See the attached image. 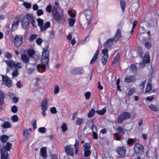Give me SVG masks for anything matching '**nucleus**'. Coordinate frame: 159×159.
Returning a JSON list of instances; mask_svg holds the SVG:
<instances>
[{
  "instance_id": "29",
  "label": "nucleus",
  "mask_w": 159,
  "mask_h": 159,
  "mask_svg": "<svg viewBox=\"0 0 159 159\" xmlns=\"http://www.w3.org/2000/svg\"><path fill=\"white\" fill-rule=\"evenodd\" d=\"M79 146V142L76 139L75 141V143L74 144V147L75 149V153L77 154L78 151V148Z\"/></svg>"
},
{
  "instance_id": "54",
  "label": "nucleus",
  "mask_w": 159,
  "mask_h": 159,
  "mask_svg": "<svg viewBox=\"0 0 159 159\" xmlns=\"http://www.w3.org/2000/svg\"><path fill=\"white\" fill-rule=\"evenodd\" d=\"M6 153H3L2 155H1V159H9V158H8V155Z\"/></svg>"
},
{
  "instance_id": "32",
  "label": "nucleus",
  "mask_w": 159,
  "mask_h": 159,
  "mask_svg": "<svg viewBox=\"0 0 159 159\" xmlns=\"http://www.w3.org/2000/svg\"><path fill=\"white\" fill-rule=\"evenodd\" d=\"M8 137L7 136L4 135H2V136L1 137V140L2 141V142L3 143H5L7 140L8 139Z\"/></svg>"
},
{
  "instance_id": "50",
  "label": "nucleus",
  "mask_w": 159,
  "mask_h": 159,
  "mask_svg": "<svg viewBox=\"0 0 159 159\" xmlns=\"http://www.w3.org/2000/svg\"><path fill=\"white\" fill-rule=\"evenodd\" d=\"M90 148L91 146L90 143H86L84 146V150H90Z\"/></svg>"
},
{
  "instance_id": "56",
  "label": "nucleus",
  "mask_w": 159,
  "mask_h": 159,
  "mask_svg": "<svg viewBox=\"0 0 159 159\" xmlns=\"http://www.w3.org/2000/svg\"><path fill=\"white\" fill-rule=\"evenodd\" d=\"M23 5L27 8H30L31 6V4L25 2L23 3Z\"/></svg>"
},
{
  "instance_id": "40",
  "label": "nucleus",
  "mask_w": 159,
  "mask_h": 159,
  "mask_svg": "<svg viewBox=\"0 0 159 159\" xmlns=\"http://www.w3.org/2000/svg\"><path fill=\"white\" fill-rule=\"evenodd\" d=\"M120 5L122 11H124L125 7V2L123 0H121L120 1Z\"/></svg>"
},
{
  "instance_id": "3",
  "label": "nucleus",
  "mask_w": 159,
  "mask_h": 159,
  "mask_svg": "<svg viewBox=\"0 0 159 159\" xmlns=\"http://www.w3.org/2000/svg\"><path fill=\"white\" fill-rule=\"evenodd\" d=\"M82 13L86 18L87 25H88L91 23L93 19V13L91 9L88 8L84 9Z\"/></svg>"
},
{
  "instance_id": "9",
  "label": "nucleus",
  "mask_w": 159,
  "mask_h": 159,
  "mask_svg": "<svg viewBox=\"0 0 159 159\" xmlns=\"http://www.w3.org/2000/svg\"><path fill=\"white\" fill-rule=\"evenodd\" d=\"M23 36L21 35H16L14 38V46L16 47L20 46L22 43Z\"/></svg>"
},
{
  "instance_id": "12",
  "label": "nucleus",
  "mask_w": 159,
  "mask_h": 159,
  "mask_svg": "<svg viewBox=\"0 0 159 159\" xmlns=\"http://www.w3.org/2000/svg\"><path fill=\"white\" fill-rule=\"evenodd\" d=\"M12 147V144L9 142H7V143L6 146L2 148V150L1 155L3 153H6L8 155V158L9 154L7 152L8 151H10V149Z\"/></svg>"
},
{
  "instance_id": "2",
  "label": "nucleus",
  "mask_w": 159,
  "mask_h": 159,
  "mask_svg": "<svg viewBox=\"0 0 159 159\" xmlns=\"http://www.w3.org/2000/svg\"><path fill=\"white\" fill-rule=\"evenodd\" d=\"M52 15L53 18L57 21H60L61 20H65L64 13L62 11L61 14L58 11L56 8H53L52 9Z\"/></svg>"
},
{
  "instance_id": "18",
  "label": "nucleus",
  "mask_w": 159,
  "mask_h": 159,
  "mask_svg": "<svg viewBox=\"0 0 159 159\" xmlns=\"http://www.w3.org/2000/svg\"><path fill=\"white\" fill-rule=\"evenodd\" d=\"M65 150L67 154L70 155H73L74 154V150L72 147V145L66 146L65 148Z\"/></svg>"
},
{
  "instance_id": "8",
  "label": "nucleus",
  "mask_w": 159,
  "mask_h": 159,
  "mask_svg": "<svg viewBox=\"0 0 159 159\" xmlns=\"http://www.w3.org/2000/svg\"><path fill=\"white\" fill-rule=\"evenodd\" d=\"M131 116V114L127 112H124L118 117V121L120 123H122L123 121L129 119Z\"/></svg>"
},
{
  "instance_id": "52",
  "label": "nucleus",
  "mask_w": 159,
  "mask_h": 159,
  "mask_svg": "<svg viewBox=\"0 0 159 159\" xmlns=\"http://www.w3.org/2000/svg\"><path fill=\"white\" fill-rule=\"evenodd\" d=\"M50 111L52 114H56L57 112V109L55 107H52L50 109Z\"/></svg>"
},
{
  "instance_id": "31",
  "label": "nucleus",
  "mask_w": 159,
  "mask_h": 159,
  "mask_svg": "<svg viewBox=\"0 0 159 159\" xmlns=\"http://www.w3.org/2000/svg\"><path fill=\"white\" fill-rule=\"evenodd\" d=\"M84 122V119L82 118H77L76 121L77 125H80Z\"/></svg>"
},
{
  "instance_id": "4",
  "label": "nucleus",
  "mask_w": 159,
  "mask_h": 159,
  "mask_svg": "<svg viewBox=\"0 0 159 159\" xmlns=\"http://www.w3.org/2000/svg\"><path fill=\"white\" fill-rule=\"evenodd\" d=\"M37 22L41 32L46 30L50 26V22H46L45 23V27L43 28L42 26V25H44L43 20L40 18H39L37 20Z\"/></svg>"
},
{
  "instance_id": "46",
  "label": "nucleus",
  "mask_w": 159,
  "mask_h": 159,
  "mask_svg": "<svg viewBox=\"0 0 159 159\" xmlns=\"http://www.w3.org/2000/svg\"><path fill=\"white\" fill-rule=\"evenodd\" d=\"M146 80L143 81L140 84V89L142 90L143 91V90L145 88V85L146 84Z\"/></svg>"
},
{
  "instance_id": "28",
  "label": "nucleus",
  "mask_w": 159,
  "mask_h": 159,
  "mask_svg": "<svg viewBox=\"0 0 159 159\" xmlns=\"http://www.w3.org/2000/svg\"><path fill=\"white\" fill-rule=\"evenodd\" d=\"M4 94L3 92L0 90V105L2 104L4 101Z\"/></svg>"
},
{
  "instance_id": "19",
  "label": "nucleus",
  "mask_w": 159,
  "mask_h": 159,
  "mask_svg": "<svg viewBox=\"0 0 159 159\" xmlns=\"http://www.w3.org/2000/svg\"><path fill=\"white\" fill-rule=\"evenodd\" d=\"M121 31L120 30H118L116 32L115 34L112 38L115 42L117 41L121 36Z\"/></svg>"
},
{
  "instance_id": "5",
  "label": "nucleus",
  "mask_w": 159,
  "mask_h": 159,
  "mask_svg": "<svg viewBox=\"0 0 159 159\" xmlns=\"http://www.w3.org/2000/svg\"><path fill=\"white\" fill-rule=\"evenodd\" d=\"M150 61V57L148 53H146L142 61L138 64V67L139 69H142L145 67L146 64L149 63Z\"/></svg>"
},
{
  "instance_id": "59",
  "label": "nucleus",
  "mask_w": 159,
  "mask_h": 159,
  "mask_svg": "<svg viewBox=\"0 0 159 159\" xmlns=\"http://www.w3.org/2000/svg\"><path fill=\"white\" fill-rule=\"evenodd\" d=\"M42 42L43 40L41 38H39L36 40V43L39 45H41Z\"/></svg>"
},
{
  "instance_id": "11",
  "label": "nucleus",
  "mask_w": 159,
  "mask_h": 159,
  "mask_svg": "<svg viewBox=\"0 0 159 159\" xmlns=\"http://www.w3.org/2000/svg\"><path fill=\"white\" fill-rule=\"evenodd\" d=\"M29 22V19L28 17V14L26 15V16L23 18L21 21L22 26L24 29H25L28 26Z\"/></svg>"
},
{
  "instance_id": "20",
  "label": "nucleus",
  "mask_w": 159,
  "mask_h": 159,
  "mask_svg": "<svg viewBox=\"0 0 159 159\" xmlns=\"http://www.w3.org/2000/svg\"><path fill=\"white\" fill-rule=\"evenodd\" d=\"M136 78L134 76H130V77H126L125 78V81L127 83H130L133 82L135 80Z\"/></svg>"
},
{
  "instance_id": "49",
  "label": "nucleus",
  "mask_w": 159,
  "mask_h": 159,
  "mask_svg": "<svg viewBox=\"0 0 159 159\" xmlns=\"http://www.w3.org/2000/svg\"><path fill=\"white\" fill-rule=\"evenodd\" d=\"M59 91V87L57 85H56L55 86L54 93L55 94H57Z\"/></svg>"
},
{
  "instance_id": "23",
  "label": "nucleus",
  "mask_w": 159,
  "mask_h": 159,
  "mask_svg": "<svg viewBox=\"0 0 159 159\" xmlns=\"http://www.w3.org/2000/svg\"><path fill=\"white\" fill-rule=\"evenodd\" d=\"M1 126L4 129L9 128L12 127L11 125L8 121L5 122Z\"/></svg>"
},
{
  "instance_id": "63",
  "label": "nucleus",
  "mask_w": 159,
  "mask_h": 159,
  "mask_svg": "<svg viewBox=\"0 0 159 159\" xmlns=\"http://www.w3.org/2000/svg\"><path fill=\"white\" fill-rule=\"evenodd\" d=\"M93 136L94 139H97L98 138V134L95 131H93Z\"/></svg>"
},
{
  "instance_id": "26",
  "label": "nucleus",
  "mask_w": 159,
  "mask_h": 159,
  "mask_svg": "<svg viewBox=\"0 0 159 159\" xmlns=\"http://www.w3.org/2000/svg\"><path fill=\"white\" fill-rule=\"evenodd\" d=\"M28 17L29 19V22L31 21V23L34 27L35 26V22L34 20L33 16L31 14H28Z\"/></svg>"
},
{
  "instance_id": "58",
  "label": "nucleus",
  "mask_w": 159,
  "mask_h": 159,
  "mask_svg": "<svg viewBox=\"0 0 159 159\" xmlns=\"http://www.w3.org/2000/svg\"><path fill=\"white\" fill-rule=\"evenodd\" d=\"M114 136L116 138V140L117 141H120L121 139V137L119 136V135L117 133H115L114 134Z\"/></svg>"
},
{
  "instance_id": "24",
  "label": "nucleus",
  "mask_w": 159,
  "mask_h": 159,
  "mask_svg": "<svg viewBox=\"0 0 159 159\" xmlns=\"http://www.w3.org/2000/svg\"><path fill=\"white\" fill-rule=\"evenodd\" d=\"M99 49H98L94 53L93 57L90 61V64L93 63L97 58L98 55L99 54Z\"/></svg>"
},
{
  "instance_id": "30",
  "label": "nucleus",
  "mask_w": 159,
  "mask_h": 159,
  "mask_svg": "<svg viewBox=\"0 0 159 159\" xmlns=\"http://www.w3.org/2000/svg\"><path fill=\"white\" fill-rule=\"evenodd\" d=\"M95 112L96 111L94 109H91L88 114V116L89 117H92L94 115Z\"/></svg>"
},
{
  "instance_id": "6",
  "label": "nucleus",
  "mask_w": 159,
  "mask_h": 159,
  "mask_svg": "<svg viewBox=\"0 0 159 159\" xmlns=\"http://www.w3.org/2000/svg\"><path fill=\"white\" fill-rule=\"evenodd\" d=\"M108 52V49H102V54L103 55L102 57L101 62L103 66L105 65L107 62L109 56Z\"/></svg>"
},
{
  "instance_id": "60",
  "label": "nucleus",
  "mask_w": 159,
  "mask_h": 159,
  "mask_svg": "<svg viewBox=\"0 0 159 159\" xmlns=\"http://www.w3.org/2000/svg\"><path fill=\"white\" fill-rule=\"evenodd\" d=\"M43 12L42 10L39 9L37 11V15L38 16H41L43 14Z\"/></svg>"
},
{
  "instance_id": "55",
  "label": "nucleus",
  "mask_w": 159,
  "mask_h": 159,
  "mask_svg": "<svg viewBox=\"0 0 159 159\" xmlns=\"http://www.w3.org/2000/svg\"><path fill=\"white\" fill-rule=\"evenodd\" d=\"M135 92V88H131L129 90L128 95L129 96L132 95Z\"/></svg>"
},
{
  "instance_id": "39",
  "label": "nucleus",
  "mask_w": 159,
  "mask_h": 159,
  "mask_svg": "<svg viewBox=\"0 0 159 159\" xmlns=\"http://www.w3.org/2000/svg\"><path fill=\"white\" fill-rule=\"evenodd\" d=\"M61 129H62L63 132H65L67 130V127L66 124L63 123L61 126Z\"/></svg>"
},
{
  "instance_id": "1",
  "label": "nucleus",
  "mask_w": 159,
  "mask_h": 159,
  "mask_svg": "<svg viewBox=\"0 0 159 159\" xmlns=\"http://www.w3.org/2000/svg\"><path fill=\"white\" fill-rule=\"evenodd\" d=\"M49 52L48 51L44 49L41 57V62L43 65L39 64L37 66L38 71L40 72H43L45 70L46 66L48 65V61Z\"/></svg>"
},
{
  "instance_id": "34",
  "label": "nucleus",
  "mask_w": 159,
  "mask_h": 159,
  "mask_svg": "<svg viewBox=\"0 0 159 159\" xmlns=\"http://www.w3.org/2000/svg\"><path fill=\"white\" fill-rule=\"evenodd\" d=\"M150 108L152 111H154L157 112H158L159 111V109H157L155 106V105L151 104L149 106Z\"/></svg>"
},
{
  "instance_id": "14",
  "label": "nucleus",
  "mask_w": 159,
  "mask_h": 159,
  "mask_svg": "<svg viewBox=\"0 0 159 159\" xmlns=\"http://www.w3.org/2000/svg\"><path fill=\"white\" fill-rule=\"evenodd\" d=\"M71 72L74 74H81L84 73V71L80 67L74 68L71 70Z\"/></svg>"
},
{
  "instance_id": "25",
  "label": "nucleus",
  "mask_w": 159,
  "mask_h": 159,
  "mask_svg": "<svg viewBox=\"0 0 159 159\" xmlns=\"http://www.w3.org/2000/svg\"><path fill=\"white\" fill-rule=\"evenodd\" d=\"M5 62L10 68H12L13 66H14L15 63L11 60H6Z\"/></svg>"
},
{
  "instance_id": "38",
  "label": "nucleus",
  "mask_w": 159,
  "mask_h": 159,
  "mask_svg": "<svg viewBox=\"0 0 159 159\" xmlns=\"http://www.w3.org/2000/svg\"><path fill=\"white\" fill-rule=\"evenodd\" d=\"M106 109L105 108H104L101 110H97L96 112L97 114L100 115H103L106 112Z\"/></svg>"
},
{
  "instance_id": "51",
  "label": "nucleus",
  "mask_w": 159,
  "mask_h": 159,
  "mask_svg": "<svg viewBox=\"0 0 159 159\" xmlns=\"http://www.w3.org/2000/svg\"><path fill=\"white\" fill-rule=\"evenodd\" d=\"M120 55L119 54H117L115 57L114 60L113 62V64L115 63L118 61L120 58Z\"/></svg>"
},
{
  "instance_id": "62",
  "label": "nucleus",
  "mask_w": 159,
  "mask_h": 159,
  "mask_svg": "<svg viewBox=\"0 0 159 159\" xmlns=\"http://www.w3.org/2000/svg\"><path fill=\"white\" fill-rule=\"evenodd\" d=\"M68 14L72 17H74L75 16V15L74 13H72L71 11L70 10L68 11Z\"/></svg>"
},
{
  "instance_id": "35",
  "label": "nucleus",
  "mask_w": 159,
  "mask_h": 159,
  "mask_svg": "<svg viewBox=\"0 0 159 159\" xmlns=\"http://www.w3.org/2000/svg\"><path fill=\"white\" fill-rule=\"evenodd\" d=\"M23 136L25 138H27V137L29 135V130L28 129H25L23 130Z\"/></svg>"
},
{
  "instance_id": "37",
  "label": "nucleus",
  "mask_w": 159,
  "mask_h": 159,
  "mask_svg": "<svg viewBox=\"0 0 159 159\" xmlns=\"http://www.w3.org/2000/svg\"><path fill=\"white\" fill-rule=\"evenodd\" d=\"M27 52L28 54L30 57L33 56L35 54V51L32 49H28L27 51Z\"/></svg>"
},
{
  "instance_id": "53",
  "label": "nucleus",
  "mask_w": 159,
  "mask_h": 159,
  "mask_svg": "<svg viewBox=\"0 0 159 159\" xmlns=\"http://www.w3.org/2000/svg\"><path fill=\"white\" fill-rule=\"evenodd\" d=\"M46 130V129L45 127H40L39 129V131L40 133H45Z\"/></svg>"
},
{
  "instance_id": "16",
  "label": "nucleus",
  "mask_w": 159,
  "mask_h": 159,
  "mask_svg": "<svg viewBox=\"0 0 159 159\" xmlns=\"http://www.w3.org/2000/svg\"><path fill=\"white\" fill-rule=\"evenodd\" d=\"M143 149V147L140 144L137 143L135 145L134 150L136 153H142Z\"/></svg>"
},
{
  "instance_id": "41",
  "label": "nucleus",
  "mask_w": 159,
  "mask_h": 159,
  "mask_svg": "<svg viewBox=\"0 0 159 159\" xmlns=\"http://www.w3.org/2000/svg\"><path fill=\"white\" fill-rule=\"evenodd\" d=\"M18 119V117L16 115L12 116L11 117V120L14 122H17Z\"/></svg>"
},
{
  "instance_id": "33",
  "label": "nucleus",
  "mask_w": 159,
  "mask_h": 159,
  "mask_svg": "<svg viewBox=\"0 0 159 159\" xmlns=\"http://www.w3.org/2000/svg\"><path fill=\"white\" fill-rule=\"evenodd\" d=\"M69 25L70 26H73L75 21V19L73 18H70L69 19Z\"/></svg>"
},
{
  "instance_id": "21",
  "label": "nucleus",
  "mask_w": 159,
  "mask_h": 159,
  "mask_svg": "<svg viewBox=\"0 0 159 159\" xmlns=\"http://www.w3.org/2000/svg\"><path fill=\"white\" fill-rule=\"evenodd\" d=\"M21 59L25 63H27L29 62L30 59L28 56L25 54L23 53L22 54Z\"/></svg>"
},
{
  "instance_id": "43",
  "label": "nucleus",
  "mask_w": 159,
  "mask_h": 159,
  "mask_svg": "<svg viewBox=\"0 0 159 159\" xmlns=\"http://www.w3.org/2000/svg\"><path fill=\"white\" fill-rule=\"evenodd\" d=\"M91 153V151L90 150H84V155L85 157L89 156Z\"/></svg>"
},
{
  "instance_id": "61",
  "label": "nucleus",
  "mask_w": 159,
  "mask_h": 159,
  "mask_svg": "<svg viewBox=\"0 0 159 159\" xmlns=\"http://www.w3.org/2000/svg\"><path fill=\"white\" fill-rule=\"evenodd\" d=\"M18 75V73L17 70L14 71L12 73V76L13 77H16Z\"/></svg>"
},
{
  "instance_id": "17",
  "label": "nucleus",
  "mask_w": 159,
  "mask_h": 159,
  "mask_svg": "<svg viewBox=\"0 0 159 159\" xmlns=\"http://www.w3.org/2000/svg\"><path fill=\"white\" fill-rule=\"evenodd\" d=\"M39 154L43 159L47 158L48 157L47 149L46 147H42L40 149Z\"/></svg>"
},
{
  "instance_id": "22",
  "label": "nucleus",
  "mask_w": 159,
  "mask_h": 159,
  "mask_svg": "<svg viewBox=\"0 0 159 159\" xmlns=\"http://www.w3.org/2000/svg\"><path fill=\"white\" fill-rule=\"evenodd\" d=\"M20 22V19L19 18H16L13 21V23L12 24V27L13 28H14L15 29H16Z\"/></svg>"
},
{
  "instance_id": "64",
  "label": "nucleus",
  "mask_w": 159,
  "mask_h": 159,
  "mask_svg": "<svg viewBox=\"0 0 159 159\" xmlns=\"http://www.w3.org/2000/svg\"><path fill=\"white\" fill-rule=\"evenodd\" d=\"M145 47L147 49L150 48L151 47V44L149 42H147L145 43Z\"/></svg>"
},
{
  "instance_id": "7",
  "label": "nucleus",
  "mask_w": 159,
  "mask_h": 159,
  "mask_svg": "<svg viewBox=\"0 0 159 159\" xmlns=\"http://www.w3.org/2000/svg\"><path fill=\"white\" fill-rule=\"evenodd\" d=\"M40 106L42 110V115L43 116H45L46 115L45 112L47 110L48 107V100L46 98L43 100L41 102Z\"/></svg>"
},
{
  "instance_id": "48",
  "label": "nucleus",
  "mask_w": 159,
  "mask_h": 159,
  "mask_svg": "<svg viewBox=\"0 0 159 159\" xmlns=\"http://www.w3.org/2000/svg\"><path fill=\"white\" fill-rule=\"evenodd\" d=\"M18 110V108L16 106L14 105L13 106L11 109V111L14 113H16Z\"/></svg>"
},
{
  "instance_id": "36",
  "label": "nucleus",
  "mask_w": 159,
  "mask_h": 159,
  "mask_svg": "<svg viewBox=\"0 0 159 159\" xmlns=\"http://www.w3.org/2000/svg\"><path fill=\"white\" fill-rule=\"evenodd\" d=\"M53 8L56 7H52L51 5H49L46 7V11L48 12L49 13L51 12L52 13V9Z\"/></svg>"
},
{
  "instance_id": "27",
  "label": "nucleus",
  "mask_w": 159,
  "mask_h": 159,
  "mask_svg": "<svg viewBox=\"0 0 159 159\" xmlns=\"http://www.w3.org/2000/svg\"><path fill=\"white\" fill-rule=\"evenodd\" d=\"M116 130L118 131L119 132L123 134H125L127 130L123 128L121 126H118L116 129Z\"/></svg>"
},
{
  "instance_id": "47",
  "label": "nucleus",
  "mask_w": 159,
  "mask_h": 159,
  "mask_svg": "<svg viewBox=\"0 0 159 159\" xmlns=\"http://www.w3.org/2000/svg\"><path fill=\"white\" fill-rule=\"evenodd\" d=\"M91 96V93L89 92H86L84 94V96L86 100H88L89 99Z\"/></svg>"
},
{
  "instance_id": "45",
  "label": "nucleus",
  "mask_w": 159,
  "mask_h": 159,
  "mask_svg": "<svg viewBox=\"0 0 159 159\" xmlns=\"http://www.w3.org/2000/svg\"><path fill=\"white\" fill-rule=\"evenodd\" d=\"M37 36L38 35L36 34H32L30 37L29 40L30 41H32L36 39Z\"/></svg>"
},
{
  "instance_id": "57",
  "label": "nucleus",
  "mask_w": 159,
  "mask_h": 159,
  "mask_svg": "<svg viewBox=\"0 0 159 159\" xmlns=\"http://www.w3.org/2000/svg\"><path fill=\"white\" fill-rule=\"evenodd\" d=\"M131 69L133 72H135L137 70V67L135 65L132 64L131 65Z\"/></svg>"
},
{
  "instance_id": "44",
  "label": "nucleus",
  "mask_w": 159,
  "mask_h": 159,
  "mask_svg": "<svg viewBox=\"0 0 159 159\" xmlns=\"http://www.w3.org/2000/svg\"><path fill=\"white\" fill-rule=\"evenodd\" d=\"M152 89L151 85L148 84L146 87L145 93H148L150 92Z\"/></svg>"
},
{
  "instance_id": "42",
  "label": "nucleus",
  "mask_w": 159,
  "mask_h": 159,
  "mask_svg": "<svg viewBox=\"0 0 159 159\" xmlns=\"http://www.w3.org/2000/svg\"><path fill=\"white\" fill-rule=\"evenodd\" d=\"M14 67L15 69L18 70L22 67V65L21 63H16L14 64Z\"/></svg>"
},
{
  "instance_id": "15",
  "label": "nucleus",
  "mask_w": 159,
  "mask_h": 159,
  "mask_svg": "<svg viewBox=\"0 0 159 159\" xmlns=\"http://www.w3.org/2000/svg\"><path fill=\"white\" fill-rule=\"evenodd\" d=\"M117 151L118 154L122 157L125 156L126 153L125 148L124 146H122L118 148L117 149Z\"/></svg>"
},
{
  "instance_id": "10",
  "label": "nucleus",
  "mask_w": 159,
  "mask_h": 159,
  "mask_svg": "<svg viewBox=\"0 0 159 159\" xmlns=\"http://www.w3.org/2000/svg\"><path fill=\"white\" fill-rule=\"evenodd\" d=\"M2 77V81L5 83L6 85L8 87H10L12 86V83L10 79L7 76H4L3 75H0Z\"/></svg>"
},
{
  "instance_id": "13",
  "label": "nucleus",
  "mask_w": 159,
  "mask_h": 159,
  "mask_svg": "<svg viewBox=\"0 0 159 159\" xmlns=\"http://www.w3.org/2000/svg\"><path fill=\"white\" fill-rule=\"evenodd\" d=\"M114 41L113 38L109 39L103 44V47H104L103 49H108L107 48L113 45Z\"/></svg>"
}]
</instances>
